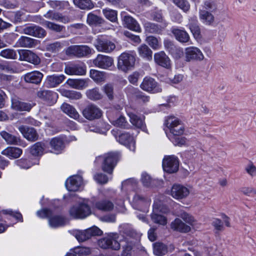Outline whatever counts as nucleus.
Returning a JSON list of instances; mask_svg holds the SVG:
<instances>
[{"mask_svg":"<svg viewBox=\"0 0 256 256\" xmlns=\"http://www.w3.org/2000/svg\"><path fill=\"white\" fill-rule=\"evenodd\" d=\"M180 218L186 223L193 226L195 223L194 218L190 214L184 212L180 214Z\"/></svg>","mask_w":256,"mask_h":256,"instance_id":"69168bd1","label":"nucleus"},{"mask_svg":"<svg viewBox=\"0 0 256 256\" xmlns=\"http://www.w3.org/2000/svg\"><path fill=\"white\" fill-rule=\"evenodd\" d=\"M190 193L188 189L180 184H174L171 189V195L176 199H182L186 197Z\"/></svg>","mask_w":256,"mask_h":256,"instance_id":"a211bd4d","label":"nucleus"},{"mask_svg":"<svg viewBox=\"0 0 256 256\" xmlns=\"http://www.w3.org/2000/svg\"><path fill=\"white\" fill-rule=\"evenodd\" d=\"M114 162L115 161H103L102 164V170L108 174H112L116 165V162L114 163Z\"/></svg>","mask_w":256,"mask_h":256,"instance_id":"13d9d810","label":"nucleus"},{"mask_svg":"<svg viewBox=\"0 0 256 256\" xmlns=\"http://www.w3.org/2000/svg\"><path fill=\"white\" fill-rule=\"evenodd\" d=\"M87 22L90 25H98L104 22V20L100 16L90 12L88 14Z\"/></svg>","mask_w":256,"mask_h":256,"instance_id":"de8ad7c7","label":"nucleus"},{"mask_svg":"<svg viewBox=\"0 0 256 256\" xmlns=\"http://www.w3.org/2000/svg\"><path fill=\"white\" fill-rule=\"evenodd\" d=\"M138 52L140 56L143 58L148 60L152 58V50L145 44H142L138 48Z\"/></svg>","mask_w":256,"mask_h":256,"instance_id":"79ce46f5","label":"nucleus"},{"mask_svg":"<svg viewBox=\"0 0 256 256\" xmlns=\"http://www.w3.org/2000/svg\"><path fill=\"white\" fill-rule=\"evenodd\" d=\"M42 78V73L38 71H34L25 74L24 79L26 82L38 84L41 82Z\"/></svg>","mask_w":256,"mask_h":256,"instance_id":"cd10ccee","label":"nucleus"},{"mask_svg":"<svg viewBox=\"0 0 256 256\" xmlns=\"http://www.w3.org/2000/svg\"><path fill=\"white\" fill-rule=\"evenodd\" d=\"M60 108L63 112L74 119L76 120L79 118V114L76 109L68 104L64 103L61 106Z\"/></svg>","mask_w":256,"mask_h":256,"instance_id":"4c0bfd02","label":"nucleus"},{"mask_svg":"<svg viewBox=\"0 0 256 256\" xmlns=\"http://www.w3.org/2000/svg\"><path fill=\"white\" fill-rule=\"evenodd\" d=\"M172 34L176 39L181 42H186L189 40L190 37L188 33L182 30L179 29H174L172 30Z\"/></svg>","mask_w":256,"mask_h":256,"instance_id":"a19ab883","label":"nucleus"},{"mask_svg":"<svg viewBox=\"0 0 256 256\" xmlns=\"http://www.w3.org/2000/svg\"><path fill=\"white\" fill-rule=\"evenodd\" d=\"M98 245L102 249H110L118 250L120 249V245L118 240L112 236H108L98 241Z\"/></svg>","mask_w":256,"mask_h":256,"instance_id":"0eeeda50","label":"nucleus"},{"mask_svg":"<svg viewBox=\"0 0 256 256\" xmlns=\"http://www.w3.org/2000/svg\"><path fill=\"white\" fill-rule=\"evenodd\" d=\"M186 60H196L201 61L204 59V56L200 49L196 47H190L186 49Z\"/></svg>","mask_w":256,"mask_h":256,"instance_id":"6ab92c4d","label":"nucleus"},{"mask_svg":"<svg viewBox=\"0 0 256 256\" xmlns=\"http://www.w3.org/2000/svg\"><path fill=\"white\" fill-rule=\"evenodd\" d=\"M86 94L89 99L92 100H100L102 97V94L98 88H94L87 90Z\"/></svg>","mask_w":256,"mask_h":256,"instance_id":"09e8293b","label":"nucleus"},{"mask_svg":"<svg viewBox=\"0 0 256 256\" xmlns=\"http://www.w3.org/2000/svg\"><path fill=\"white\" fill-rule=\"evenodd\" d=\"M94 45L98 52L107 53L110 52L116 48L114 43L104 38H97Z\"/></svg>","mask_w":256,"mask_h":256,"instance_id":"9b49d317","label":"nucleus"},{"mask_svg":"<svg viewBox=\"0 0 256 256\" xmlns=\"http://www.w3.org/2000/svg\"><path fill=\"white\" fill-rule=\"evenodd\" d=\"M128 115L130 118V122L136 128L141 129L142 131L148 132L144 120L139 116L132 112H129Z\"/></svg>","mask_w":256,"mask_h":256,"instance_id":"c756f323","label":"nucleus"},{"mask_svg":"<svg viewBox=\"0 0 256 256\" xmlns=\"http://www.w3.org/2000/svg\"><path fill=\"white\" fill-rule=\"evenodd\" d=\"M15 164L20 168L28 169L34 164H38V162L33 164L31 161H15Z\"/></svg>","mask_w":256,"mask_h":256,"instance_id":"0e129e2a","label":"nucleus"},{"mask_svg":"<svg viewBox=\"0 0 256 256\" xmlns=\"http://www.w3.org/2000/svg\"><path fill=\"white\" fill-rule=\"evenodd\" d=\"M70 214L74 218H84L91 214L90 207L84 203H80L72 207L70 210Z\"/></svg>","mask_w":256,"mask_h":256,"instance_id":"7ed1b4c3","label":"nucleus"},{"mask_svg":"<svg viewBox=\"0 0 256 256\" xmlns=\"http://www.w3.org/2000/svg\"><path fill=\"white\" fill-rule=\"evenodd\" d=\"M154 60L160 66L169 69L171 68L170 60L164 52H160L154 54Z\"/></svg>","mask_w":256,"mask_h":256,"instance_id":"aec40b11","label":"nucleus"},{"mask_svg":"<svg viewBox=\"0 0 256 256\" xmlns=\"http://www.w3.org/2000/svg\"><path fill=\"white\" fill-rule=\"evenodd\" d=\"M45 144L42 142H37L33 144L30 149V152L34 156H40L44 154Z\"/></svg>","mask_w":256,"mask_h":256,"instance_id":"72a5a7b5","label":"nucleus"},{"mask_svg":"<svg viewBox=\"0 0 256 256\" xmlns=\"http://www.w3.org/2000/svg\"><path fill=\"white\" fill-rule=\"evenodd\" d=\"M91 53L90 48L87 46L73 45L66 50V54L68 56H74L78 58L86 56Z\"/></svg>","mask_w":256,"mask_h":256,"instance_id":"39448f33","label":"nucleus"},{"mask_svg":"<svg viewBox=\"0 0 256 256\" xmlns=\"http://www.w3.org/2000/svg\"><path fill=\"white\" fill-rule=\"evenodd\" d=\"M62 48V44L59 42H56L47 45L46 49L48 52H56L60 50Z\"/></svg>","mask_w":256,"mask_h":256,"instance_id":"052dcab7","label":"nucleus"},{"mask_svg":"<svg viewBox=\"0 0 256 256\" xmlns=\"http://www.w3.org/2000/svg\"><path fill=\"white\" fill-rule=\"evenodd\" d=\"M64 72L69 75H84L86 72V66L84 64H71L65 67Z\"/></svg>","mask_w":256,"mask_h":256,"instance_id":"412c9836","label":"nucleus"},{"mask_svg":"<svg viewBox=\"0 0 256 256\" xmlns=\"http://www.w3.org/2000/svg\"><path fill=\"white\" fill-rule=\"evenodd\" d=\"M90 76L95 82H100L104 81L106 73L95 70H90Z\"/></svg>","mask_w":256,"mask_h":256,"instance_id":"c03bdc74","label":"nucleus"},{"mask_svg":"<svg viewBox=\"0 0 256 256\" xmlns=\"http://www.w3.org/2000/svg\"><path fill=\"white\" fill-rule=\"evenodd\" d=\"M170 139L175 146H182L184 145L186 143V138L184 137L173 136Z\"/></svg>","mask_w":256,"mask_h":256,"instance_id":"338daca9","label":"nucleus"},{"mask_svg":"<svg viewBox=\"0 0 256 256\" xmlns=\"http://www.w3.org/2000/svg\"><path fill=\"white\" fill-rule=\"evenodd\" d=\"M62 94L63 96L71 100H79L82 97L80 92L74 90H63L62 91Z\"/></svg>","mask_w":256,"mask_h":256,"instance_id":"8fccbe9b","label":"nucleus"},{"mask_svg":"<svg viewBox=\"0 0 256 256\" xmlns=\"http://www.w3.org/2000/svg\"><path fill=\"white\" fill-rule=\"evenodd\" d=\"M118 142L126 146L130 150L134 151L136 149V142L133 136L127 132L122 133L118 138Z\"/></svg>","mask_w":256,"mask_h":256,"instance_id":"f3484780","label":"nucleus"},{"mask_svg":"<svg viewBox=\"0 0 256 256\" xmlns=\"http://www.w3.org/2000/svg\"><path fill=\"white\" fill-rule=\"evenodd\" d=\"M179 161H162V167L164 171L168 173H174L178 169Z\"/></svg>","mask_w":256,"mask_h":256,"instance_id":"f704fd0d","label":"nucleus"},{"mask_svg":"<svg viewBox=\"0 0 256 256\" xmlns=\"http://www.w3.org/2000/svg\"><path fill=\"white\" fill-rule=\"evenodd\" d=\"M111 123L116 126L123 128H127L128 126L125 118L123 116H120L116 120H112Z\"/></svg>","mask_w":256,"mask_h":256,"instance_id":"4d7b16f0","label":"nucleus"},{"mask_svg":"<svg viewBox=\"0 0 256 256\" xmlns=\"http://www.w3.org/2000/svg\"><path fill=\"white\" fill-rule=\"evenodd\" d=\"M22 152V150L18 148L10 146L3 150L2 154L9 158H17L20 156Z\"/></svg>","mask_w":256,"mask_h":256,"instance_id":"7c9ffc66","label":"nucleus"},{"mask_svg":"<svg viewBox=\"0 0 256 256\" xmlns=\"http://www.w3.org/2000/svg\"><path fill=\"white\" fill-rule=\"evenodd\" d=\"M51 8L58 10H63L68 6V2L60 0H50L48 2Z\"/></svg>","mask_w":256,"mask_h":256,"instance_id":"49530a36","label":"nucleus"},{"mask_svg":"<svg viewBox=\"0 0 256 256\" xmlns=\"http://www.w3.org/2000/svg\"><path fill=\"white\" fill-rule=\"evenodd\" d=\"M44 16L46 18L59 21L64 24L68 23L70 22V18L68 16H63L61 13L51 10H48Z\"/></svg>","mask_w":256,"mask_h":256,"instance_id":"b1692460","label":"nucleus"},{"mask_svg":"<svg viewBox=\"0 0 256 256\" xmlns=\"http://www.w3.org/2000/svg\"><path fill=\"white\" fill-rule=\"evenodd\" d=\"M146 40L154 50H157L160 48L159 42L156 38L153 36H149L146 38Z\"/></svg>","mask_w":256,"mask_h":256,"instance_id":"680f3d73","label":"nucleus"},{"mask_svg":"<svg viewBox=\"0 0 256 256\" xmlns=\"http://www.w3.org/2000/svg\"><path fill=\"white\" fill-rule=\"evenodd\" d=\"M135 62L134 56L128 52H124L118 58V68L126 72L134 67Z\"/></svg>","mask_w":256,"mask_h":256,"instance_id":"f03ea898","label":"nucleus"},{"mask_svg":"<svg viewBox=\"0 0 256 256\" xmlns=\"http://www.w3.org/2000/svg\"><path fill=\"white\" fill-rule=\"evenodd\" d=\"M102 232L98 227L94 226L88 228L84 232H81L77 236L79 241L84 242L90 238L92 236H101Z\"/></svg>","mask_w":256,"mask_h":256,"instance_id":"2eb2a0df","label":"nucleus"},{"mask_svg":"<svg viewBox=\"0 0 256 256\" xmlns=\"http://www.w3.org/2000/svg\"><path fill=\"white\" fill-rule=\"evenodd\" d=\"M103 90L110 100L114 98V88L112 84H107L103 88Z\"/></svg>","mask_w":256,"mask_h":256,"instance_id":"774afa93","label":"nucleus"},{"mask_svg":"<svg viewBox=\"0 0 256 256\" xmlns=\"http://www.w3.org/2000/svg\"><path fill=\"white\" fill-rule=\"evenodd\" d=\"M0 136L8 144L20 146L22 142L20 137L10 134L6 130L0 132Z\"/></svg>","mask_w":256,"mask_h":256,"instance_id":"5701e85b","label":"nucleus"},{"mask_svg":"<svg viewBox=\"0 0 256 256\" xmlns=\"http://www.w3.org/2000/svg\"><path fill=\"white\" fill-rule=\"evenodd\" d=\"M37 96L50 105L55 103L57 98V94L56 92L46 90L38 92Z\"/></svg>","mask_w":256,"mask_h":256,"instance_id":"4be33fe9","label":"nucleus"},{"mask_svg":"<svg viewBox=\"0 0 256 256\" xmlns=\"http://www.w3.org/2000/svg\"><path fill=\"white\" fill-rule=\"evenodd\" d=\"M10 215L18 221L22 222L23 218L22 214L18 212H14L11 210H4L0 212V234L4 232L9 226L6 223V219H8L6 216L2 218V214Z\"/></svg>","mask_w":256,"mask_h":256,"instance_id":"423d86ee","label":"nucleus"},{"mask_svg":"<svg viewBox=\"0 0 256 256\" xmlns=\"http://www.w3.org/2000/svg\"><path fill=\"white\" fill-rule=\"evenodd\" d=\"M200 16L208 24H212L214 21V16L208 10H200Z\"/></svg>","mask_w":256,"mask_h":256,"instance_id":"3c124183","label":"nucleus"},{"mask_svg":"<svg viewBox=\"0 0 256 256\" xmlns=\"http://www.w3.org/2000/svg\"><path fill=\"white\" fill-rule=\"evenodd\" d=\"M166 124L173 136H181L184 132V124L174 116L169 117L166 121Z\"/></svg>","mask_w":256,"mask_h":256,"instance_id":"20e7f679","label":"nucleus"},{"mask_svg":"<svg viewBox=\"0 0 256 256\" xmlns=\"http://www.w3.org/2000/svg\"><path fill=\"white\" fill-rule=\"evenodd\" d=\"M56 209L54 210L51 208H44L38 210L36 212V215L38 217L42 218H48L52 214H56Z\"/></svg>","mask_w":256,"mask_h":256,"instance_id":"5fc2aeb1","label":"nucleus"},{"mask_svg":"<svg viewBox=\"0 0 256 256\" xmlns=\"http://www.w3.org/2000/svg\"><path fill=\"white\" fill-rule=\"evenodd\" d=\"M22 33L38 38H43L46 34V32L44 29L34 24L24 28L22 30Z\"/></svg>","mask_w":256,"mask_h":256,"instance_id":"9d476101","label":"nucleus"},{"mask_svg":"<svg viewBox=\"0 0 256 256\" xmlns=\"http://www.w3.org/2000/svg\"><path fill=\"white\" fill-rule=\"evenodd\" d=\"M124 24L128 28L134 31L140 32V28L136 21L130 16H125L124 18Z\"/></svg>","mask_w":256,"mask_h":256,"instance_id":"ea45409f","label":"nucleus"},{"mask_svg":"<svg viewBox=\"0 0 256 256\" xmlns=\"http://www.w3.org/2000/svg\"><path fill=\"white\" fill-rule=\"evenodd\" d=\"M168 208L162 204L160 200H156L153 204V212L152 213L151 219L156 224L165 226L167 224V218L166 216L158 214V212L165 213Z\"/></svg>","mask_w":256,"mask_h":256,"instance_id":"f257e3e1","label":"nucleus"},{"mask_svg":"<svg viewBox=\"0 0 256 256\" xmlns=\"http://www.w3.org/2000/svg\"><path fill=\"white\" fill-rule=\"evenodd\" d=\"M73 2L76 6L84 10H90L94 6L92 0H73Z\"/></svg>","mask_w":256,"mask_h":256,"instance_id":"58836bf2","label":"nucleus"},{"mask_svg":"<svg viewBox=\"0 0 256 256\" xmlns=\"http://www.w3.org/2000/svg\"><path fill=\"white\" fill-rule=\"evenodd\" d=\"M12 107L15 110L20 111H29L32 108L30 104L20 102L16 99H12Z\"/></svg>","mask_w":256,"mask_h":256,"instance_id":"e433bc0d","label":"nucleus"},{"mask_svg":"<svg viewBox=\"0 0 256 256\" xmlns=\"http://www.w3.org/2000/svg\"><path fill=\"white\" fill-rule=\"evenodd\" d=\"M102 12L105 17L112 22H115L117 20V12L112 10L104 9Z\"/></svg>","mask_w":256,"mask_h":256,"instance_id":"6e6d98bb","label":"nucleus"},{"mask_svg":"<svg viewBox=\"0 0 256 256\" xmlns=\"http://www.w3.org/2000/svg\"><path fill=\"white\" fill-rule=\"evenodd\" d=\"M144 28L146 32L148 33L160 34L162 31L160 26L149 22L145 23Z\"/></svg>","mask_w":256,"mask_h":256,"instance_id":"a18cd8bd","label":"nucleus"},{"mask_svg":"<svg viewBox=\"0 0 256 256\" xmlns=\"http://www.w3.org/2000/svg\"><path fill=\"white\" fill-rule=\"evenodd\" d=\"M94 206L96 208L104 212H111L114 208V204L107 198H103L97 201Z\"/></svg>","mask_w":256,"mask_h":256,"instance_id":"a878e982","label":"nucleus"},{"mask_svg":"<svg viewBox=\"0 0 256 256\" xmlns=\"http://www.w3.org/2000/svg\"><path fill=\"white\" fill-rule=\"evenodd\" d=\"M18 130L24 137L28 141L34 142L38 139V134L33 128L22 125L18 127Z\"/></svg>","mask_w":256,"mask_h":256,"instance_id":"4468645a","label":"nucleus"},{"mask_svg":"<svg viewBox=\"0 0 256 256\" xmlns=\"http://www.w3.org/2000/svg\"><path fill=\"white\" fill-rule=\"evenodd\" d=\"M168 252L167 246L162 242H156L154 244V253L156 256H162Z\"/></svg>","mask_w":256,"mask_h":256,"instance_id":"37998d69","label":"nucleus"},{"mask_svg":"<svg viewBox=\"0 0 256 256\" xmlns=\"http://www.w3.org/2000/svg\"><path fill=\"white\" fill-rule=\"evenodd\" d=\"M88 79H70L69 78L66 81V84L70 86L80 90L88 86Z\"/></svg>","mask_w":256,"mask_h":256,"instance_id":"2f4dec72","label":"nucleus"},{"mask_svg":"<svg viewBox=\"0 0 256 256\" xmlns=\"http://www.w3.org/2000/svg\"><path fill=\"white\" fill-rule=\"evenodd\" d=\"M82 114L87 120H92L100 118L102 116V112L95 104H90L83 110Z\"/></svg>","mask_w":256,"mask_h":256,"instance_id":"1a4fd4ad","label":"nucleus"},{"mask_svg":"<svg viewBox=\"0 0 256 256\" xmlns=\"http://www.w3.org/2000/svg\"><path fill=\"white\" fill-rule=\"evenodd\" d=\"M172 1L184 12H186L190 10V6L186 0H172Z\"/></svg>","mask_w":256,"mask_h":256,"instance_id":"e2e57ef3","label":"nucleus"},{"mask_svg":"<svg viewBox=\"0 0 256 256\" xmlns=\"http://www.w3.org/2000/svg\"><path fill=\"white\" fill-rule=\"evenodd\" d=\"M170 228L174 231L186 233L190 231V226L183 222L180 218H176L170 224Z\"/></svg>","mask_w":256,"mask_h":256,"instance_id":"bb28decb","label":"nucleus"},{"mask_svg":"<svg viewBox=\"0 0 256 256\" xmlns=\"http://www.w3.org/2000/svg\"><path fill=\"white\" fill-rule=\"evenodd\" d=\"M0 56L8 59L14 60L17 58V54L13 49L6 48L0 52Z\"/></svg>","mask_w":256,"mask_h":256,"instance_id":"864d4df0","label":"nucleus"},{"mask_svg":"<svg viewBox=\"0 0 256 256\" xmlns=\"http://www.w3.org/2000/svg\"><path fill=\"white\" fill-rule=\"evenodd\" d=\"M45 25L50 30L57 32H60L64 29V26L48 21L46 22Z\"/></svg>","mask_w":256,"mask_h":256,"instance_id":"bf43d9fd","label":"nucleus"},{"mask_svg":"<svg viewBox=\"0 0 256 256\" xmlns=\"http://www.w3.org/2000/svg\"><path fill=\"white\" fill-rule=\"evenodd\" d=\"M66 78L64 74L49 76L46 78V82L50 88H54L60 84Z\"/></svg>","mask_w":256,"mask_h":256,"instance_id":"473e14b6","label":"nucleus"},{"mask_svg":"<svg viewBox=\"0 0 256 256\" xmlns=\"http://www.w3.org/2000/svg\"><path fill=\"white\" fill-rule=\"evenodd\" d=\"M38 44V40L26 36H21L16 42V44L18 46L26 48L35 47Z\"/></svg>","mask_w":256,"mask_h":256,"instance_id":"393cba45","label":"nucleus"},{"mask_svg":"<svg viewBox=\"0 0 256 256\" xmlns=\"http://www.w3.org/2000/svg\"><path fill=\"white\" fill-rule=\"evenodd\" d=\"M20 56L19 60L26 61L34 65L40 64V60L39 57L32 52L27 50H18Z\"/></svg>","mask_w":256,"mask_h":256,"instance_id":"ddd939ff","label":"nucleus"},{"mask_svg":"<svg viewBox=\"0 0 256 256\" xmlns=\"http://www.w3.org/2000/svg\"><path fill=\"white\" fill-rule=\"evenodd\" d=\"M140 86L142 90L148 92H158L162 91V89L158 86L155 80L150 77L145 78Z\"/></svg>","mask_w":256,"mask_h":256,"instance_id":"dca6fc26","label":"nucleus"},{"mask_svg":"<svg viewBox=\"0 0 256 256\" xmlns=\"http://www.w3.org/2000/svg\"><path fill=\"white\" fill-rule=\"evenodd\" d=\"M83 185V179L79 175H73L70 176L65 182V186L70 192L78 190Z\"/></svg>","mask_w":256,"mask_h":256,"instance_id":"6e6552de","label":"nucleus"},{"mask_svg":"<svg viewBox=\"0 0 256 256\" xmlns=\"http://www.w3.org/2000/svg\"><path fill=\"white\" fill-rule=\"evenodd\" d=\"M50 145L56 154H58L64 148V141L60 138H55L50 142Z\"/></svg>","mask_w":256,"mask_h":256,"instance_id":"c9c22d12","label":"nucleus"},{"mask_svg":"<svg viewBox=\"0 0 256 256\" xmlns=\"http://www.w3.org/2000/svg\"><path fill=\"white\" fill-rule=\"evenodd\" d=\"M92 63L96 67L108 69L113 65L114 60L110 56L99 54L93 60Z\"/></svg>","mask_w":256,"mask_h":256,"instance_id":"f8f14e48","label":"nucleus"},{"mask_svg":"<svg viewBox=\"0 0 256 256\" xmlns=\"http://www.w3.org/2000/svg\"><path fill=\"white\" fill-rule=\"evenodd\" d=\"M120 158V154L119 152H112L105 154L103 156H100L97 158L101 160H118Z\"/></svg>","mask_w":256,"mask_h":256,"instance_id":"603ef678","label":"nucleus"},{"mask_svg":"<svg viewBox=\"0 0 256 256\" xmlns=\"http://www.w3.org/2000/svg\"><path fill=\"white\" fill-rule=\"evenodd\" d=\"M49 224L52 228H56L64 226L65 224L64 216L60 214H52L48 219Z\"/></svg>","mask_w":256,"mask_h":256,"instance_id":"c85d7f7f","label":"nucleus"}]
</instances>
